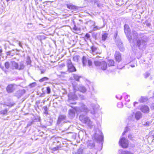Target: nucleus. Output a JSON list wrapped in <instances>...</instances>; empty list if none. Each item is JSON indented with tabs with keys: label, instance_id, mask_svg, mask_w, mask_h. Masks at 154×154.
I'll return each instance as SVG.
<instances>
[{
	"label": "nucleus",
	"instance_id": "55",
	"mask_svg": "<svg viewBox=\"0 0 154 154\" xmlns=\"http://www.w3.org/2000/svg\"><path fill=\"white\" fill-rule=\"evenodd\" d=\"M91 113L93 114H94L95 113V111L94 110H94L93 111L91 112Z\"/></svg>",
	"mask_w": 154,
	"mask_h": 154
},
{
	"label": "nucleus",
	"instance_id": "50",
	"mask_svg": "<svg viewBox=\"0 0 154 154\" xmlns=\"http://www.w3.org/2000/svg\"><path fill=\"white\" fill-rule=\"evenodd\" d=\"M35 2V4L36 5H37L38 4V0H34Z\"/></svg>",
	"mask_w": 154,
	"mask_h": 154
},
{
	"label": "nucleus",
	"instance_id": "21",
	"mask_svg": "<svg viewBox=\"0 0 154 154\" xmlns=\"http://www.w3.org/2000/svg\"><path fill=\"white\" fill-rule=\"evenodd\" d=\"M83 148H80L78 149L76 152H73L72 154H83Z\"/></svg>",
	"mask_w": 154,
	"mask_h": 154
},
{
	"label": "nucleus",
	"instance_id": "12",
	"mask_svg": "<svg viewBox=\"0 0 154 154\" xmlns=\"http://www.w3.org/2000/svg\"><path fill=\"white\" fill-rule=\"evenodd\" d=\"M25 93L24 90H20L17 91L15 94V96L18 98H20Z\"/></svg>",
	"mask_w": 154,
	"mask_h": 154
},
{
	"label": "nucleus",
	"instance_id": "3",
	"mask_svg": "<svg viewBox=\"0 0 154 154\" xmlns=\"http://www.w3.org/2000/svg\"><path fill=\"white\" fill-rule=\"evenodd\" d=\"M98 133L97 131L95 132L92 136V138L95 141L98 142H101L103 139V137L101 132L99 130L98 131Z\"/></svg>",
	"mask_w": 154,
	"mask_h": 154
},
{
	"label": "nucleus",
	"instance_id": "48",
	"mask_svg": "<svg viewBox=\"0 0 154 154\" xmlns=\"http://www.w3.org/2000/svg\"><path fill=\"white\" fill-rule=\"evenodd\" d=\"M17 42H18V45H19V46L21 47V48H23V47H22V46L20 43V42L19 41H17Z\"/></svg>",
	"mask_w": 154,
	"mask_h": 154
},
{
	"label": "nucleus",
	"instance_id": "49",
	"mask_svg": "<svg viewBox=\"0 0 154 154\" xmlns=\"http://www.w3.org/2000/svg\"><path fill=\"white\" fill-rule=\"evenodd\" d=\"M11 51H8V52H7L6 53L7 55V56H9L11 54Z\"/></svg>",
	"mask_w": 154,
	"mask_h": 154
},
{
	"label": "nucleus",
	"instance_id": "31",
	"mask_svg": "<svg viewBox=\"0 0 154 154\" xmlns=\"http://www.w3.org/2000/svg\"><path fill=\"white\" fill-rule=\"evenodd\" d=\"M79 59V57L77 56H74L73 57V60L74 61L77 62L78 61Z\"/></svg>",
	"mask_w": 154,
	"mask_h": 154
},
{
	"label": "nucleus",
	"instance_id": "44",
	"mask_svg": "<svg viewBox=\"0 0 154 154\" xmlns=\"http://www.w3.org/2000/svg\"><path fill=\"white\" fill-rule=\"evenodd\" d=\"M46 124L47 125H50L51 124V121L47 122Z\"/></svg>",
	"mask_w": 154,
	"mask_h": 154
},
{
	"label": "nucleus",
	"instance_id": "40",
	"mask_svg": "<svg viewBox=\"0 0 154 154\" xmlns=\"http://www.w3.org/2000/svg\"><path fill=\"white\" fill-rule=\"evenodd\" d=\"M149 75V73L148 72H146L145 73V77L146 78H147Z\"/></svg>",
	"mask_w": 154,
	"mask_h": 154
},
{
	"label": "nucleus",
	"instance_id": "36",
	"mask_svg": "<svg viewBox=\"0 0 154 154\" xmlns=\"http://www.w3.org/2000/svg\"><path fill=\"white\" fill-rule=\"evenodd\" d=\"M117 106L119 108H122L123 107V104L121 102L118 103L117 104Z\"/></svg>",
	"mask_w": 154,
	"mask_h": 154
},
{
	"label": "nucleus",
	"instance_id": "33",
	"mask_svg": "<svg viewBox=\"0 0 154 154\" xmlns=\"http://www.w3.org/2000/svg\"><path fill=\"white\" fill-rule=\"evenodd\" d=\"M67 7L69 9H74L75 7L74 6L70 5H67Z\"/></svg>",
	"mask_w": 154,
	"mask_h": 154
},
{
	"label": "nucleus",
	"instance_id": "39",
	"mask_svg": "<svg viewBox=\"0 0 154 154\" xmlns=\"http://www.w3.org/2000/svg\"><path fill=\"white\" fill-rule=\"evenodd\" d=\"M15 104L14 103H10L9 104L6 105L7 106L9 107H12L14 106Z\"/></svg>",
	"mask_w": 154,
	"mask_h": 154
},
{
	"label": "nucleus",
	"instance_id": "13",
	"mask_svg": "<svg viewBox=\"0 0 154 154\" xmlns=\"http://www.w3.org/2000/svg\"><path fill=\"white\" fill-rule=\"evenodd\" d=\"M115 57L116 61L119 62L121 61L122 58L120 53L117 51H116L114 55Z\"/></svg>",
	"mask_w": 154,
	"mask_h": 154
},
{
	"label": "nucleus",
	"instance_id": "30",
	"mask_svg": "<svg viewBox=\"0 0 154 154\" xmlns=\"http://www.w3.org/2000/svg\"><path fill=\"white\" fill-rule=\"evenodd\" d=\"M48 79H49L48 77H44L42 78V79H41L39 81L40 82H42L45 81H47Z\"/></svg>",
	"mask_w": 154,
	"mask_h": 154
},
{
	"label": "nucleus",
	"instance_id": "7",
	"mask_svg": "<svg viewBox=\"0 0 154 154\" xmlns=\"http://www.w3.org/2000/svg\"><path fill=\"white\" fill-rule=\"evenodd\" d=\"M68 70L69 72H72L76 71V70L75 67L72 64L70 60L68 59L66 61Z\"/></svg>",
	"mask_w": 154,
	"mask_h": 154
},
{
	"label": "nucleus",
	"instance_id": "47",
	"mask_svg": "<svg viewBox=\"0 0 154 154\" xmlns=\"http://www.w3.org/2000/svg\"><path fill=\"white\" fill-rule=\"evenodd\" d=\"M32 124V122H29L27 125V127L29 126H31Z\"/></svg>",
	"mask_w": 154,
	"mask_h": 154
},
{
	"label": "nucleus",
	"instance_id": "54",
	"mask_svg": "<svg viewBox=\"0 0 154 154\" xmlns=\"http://www.w3.org/2000/svg\"><path fill=\"white\" fill-rule=\"evenodd\" d=\"M91 21V22L92 23L93 25L94 26L95 25V22H94V21Z\"/></svg>",
	"mask_w": 154,
	"mask_h": 154
},
{
	"label": "nucleus",
	"instance_id": "42",
	"mask_svg": "<svg viewBox=\"0 0 154 154\" xmlns=\"http://www.w3.org/2000/svg\"><path fill=\"white\" fill-rule=\"evenodd\" d=\"M150 124L149 122H146L144 124V125L145 126H149L150 125Z\"/></svg>",
	"mask_w": 154,
	"mask_h": 154
},
{
	"label": "nucleus",
	"instance_id": "38",
	"mask_svg": "<svg viewBox=\"0 0 154 154\" xmlns=\"http://www.w3.org/2000/svg\"><path fill=\"white\" fill-rule=\"evenodd\" d=\"M124 29H130L129 26L128 24H125L124 26Z\"/></svg>",
	"mask_w": 154,
	"mask_h": 154
},
{
	"label": "nucleus",
	"instance_id": "9",
	"mask_svg": "<svg viewBox=\"0 0 154 154\" xmlns=\"http://www.w3.org/2000/svg\"><path fill=\"white\" fill-rule=\"evenodd\" d=\"M119 143L120 146L123 148H127L128 146V141L124 137L121 138Z\"/></svg>",
	"mask_w": 154,
	"mask_h": 154
},
{
	"label": "nucleus",
	"instance_id": "27",
	"mask_svg": "<svg viewBox=\"0 0 154 154\" xmlns=\"http://www.w3.org/2000/svg\"><path fill=\"white\" fill-rule=\"evenodd\" d=\"M8 111V110L6 109L4 110H2L0 111V115H5L7 114Z\"/></svg>",
	"mask_w": 154,
	"mask_h": 154
},
{
	"label": "nucleus",
	"instance_id": "41",
	"mask_svg": "<svg viewBox=\"0 0 154 154\" xmlns=\"http://www.w3.org/2000/svg\"><path fill=\"white\" fill-rule=\"evenodd\" d=\"M100 29V27L97 26H96L94 27L93 30H94L95 31V30H96L97 29Z\"/></svg>",
	"mask_w": 154,
	"mask_h": 154
},
{
	"label": "nucleus",
	"instance_id": "10",
	"mask_svg": "<svg viewBox=\"0 0 154 154\" xmlns=\"http://www.w3.org/2000/svg\"><path fill=\"white\" fill-rule=\"evenodd\" d=\"M83 66H85L87 63L89 66H92V62L89 60L87 59L85 56H83L82 59Z\"/></svg>",
	"mask_w": 154,
	"mask_h": 154
},
{
	"label": "nucleus",
	"instance_id": "17",
	"mask_svg": "<svg viewBox=\"0 0 154 154\" xmlns=\"http://www.w3.org/2000/svg\"><path fill=\"white\" fill-rule=\"evenodd\" d=\"M135 118L137 120H138L141 118L142 115L141 113L139 112H137L135 114Z\"/></svg>",
	"mask_w": 154,
	"mask_h": 154
},
{
	"label": "nucleus",
	"instance_id": "56",
	"mask_svg": "<svg viewBox=\"0 0 154 154\" xmlns=\"http://www.w3.org/2000/svg\"><path fill=\"white\" fill-rule=\"evenodd\" d=\"M2 52V48H0V55L1 54Z\"/></svg>",
	"mask_w": 154,
	"mask_h": 154
},
{
	"label": "nucleus",
	"instance_id": "35",
	"mask_svg": "<svg viewBox=\"0 0 154 154\" xmlns=\"http://www.w3.org/2000/svg\"><path fill=\"white\" fill-rule=\"evenodd\" d=\"M5 68L7 69H8L10 67V64L8 62H6L5 63Z\"/></svg>",
	"mask_w": 154,
	"mask_h": 154
},
{
	"label": "nucleus",
	"instance_id": "60",
	"mask_svg": "<svg viewBox=\"0 0 154 154\" xmlns=\"http://www.w3.org/2000/svg\"><path fill=\"white\" fill-rule=\"evenodd\" d=\"M126 97H127V98H126V97H125V99L126 100V99H128V97H129V96H128V95H127Z\"/></svg>",
	"mask_w": 154,
	"mask_h": 154
},
{
	"label": "nucleus",
	"instance_id": "11",
	"mask_svg": "<svg viewBox=\"0 0 154 154\" xmlns=\"http://www.w3.org/2000/svg\"><path fill=\"white\" fill-rule=\"evenodd\" d=\"M68 100L69 102L71 103L74 104V103H71L70 101L71 100H75L77 99V95L75 94V93L73 92L70 93L68 95Z\"/></svg>",
	"mask_w": 154,
	"mask_h": 154
},
{
	"label": "nucleus",
	"instance_id": "6",
	"mask_svg": "<svg viewBox=\"0 0 154 154\" xmlns=\"http://www.w3.org/2000/svg\"><path fill=\"white\" fill-rule=\"evenodd\" d=\"M94 63L95 66L99 69H101L103 70H105L106 69L107 65L105 61H95Z\"/></svg>",
	"mask_w": 154,
	"mask_h": 154
},
{
	"label": "nucleus",
	"instance_id": "14",
	"mask_svg": "<svg viewBox=\"0 0 154 154\" xmlns=\"http://www.w3.org/2000/svg\"><path fill=\"white\" fill-rule=\"evenodd\" d=\"M140 110L143 112L146 113L149 112V109L147 106L144 105L141 107Z\"/></svg>",
	"mask_w": 154,
	"mask_h": 154
},
{
	"label": "nucleus",
	"instance_id": "23",
	"mask_svg": "<svg viewBox=\"0 0 154 154\" xmlns=\"http://www.w3.org/2000/svg\"><path fill=\"white\" fill-rule=\"evenodd\" d=\"M43 109L44 110V114L46 115L48 114V108L47 106H43Z\"/></svg>",
	"mask_w": 154,
	"mask_h": 154
},
{
	"label": "nucleus",
	"instance_id": "2",
	"mask_svg": "<svg viewBox=\"0 0 154 154\" xmlns=\"http://www.w3.org/2000/svg\"><path fill=\"white\" fill-rule=\"evenodd\" d=\"M89 111L88 109L85 105L82 104L80 107H76L74 109H70L69 110V117L70 118H73L75 116L76 112L77 113L84 112L86 114Z\"/></svg>",
	"mask_w": 154,
	"mask_h": 154
},
{
	"label": "nucleus",
	"instance_id": "28",
	"mask_svg": "<svg viewBox=\"0 0 154 154\" xmlns=\"http://www.w3.org/2000/svg\"><path fill=\"white\" fill-rule=\"evenodd\" d=\"M81 77V76H79L76 74H74L73 75V78L74 79L78 82L79 81V79Z\"/></svg>",
	"mask_w": 154,
	"mask_h": 154
},
{
	"label": "nucleus",
	"instance_id": "59",
	"mask_svg": "<svg viewBox=\"0 0 154 154\" xmlns=\"http://www.w3.org/2000/svg\"><path fill=\"white\" fill-rule=\"evenodd\" d=\"M137 103H137V102H134V106H135V104H137Z\"/></svg>",
	"mask_w": 154,
	"mask_h": 154
},
{
	"label": "nucleus",
	"instance_id": "45",
	"mask_svg": "<svg viewBox=\"0 0 154 154\" xmlns=\"http://www.w3.org/2000/svg\"><path fill=\"white\" fill-rule=\"evenodd\" d=\"M128 137L130 140H133V137L131 134H129L128 136Z\"/></svg>",
	"mask_w": 154,
	"mask_h": 154
},
{
	"label": "nucleus",
	"instance_id": "19",
	"mask_svg": "<svg viewBox=\"0 0 154 154\" xmlns=\"http://www.w3.org/2000/svg\"><path fill=\"white\" fill-rule=\"evenodd\" d=\"M119 153L120 154H133L131 152L128 151L120 150L119 151Z\"/></svg>",
	"mask_w": 154,
	"mask_h": 154
},
{
	"label": "nucleus",
	"instance_id": "46",
	"mask_svg": "<svg viewBox=\"0 0 154 154\" xmlns=\"http://www.w3.org/2000/svg\"><path fill=\"white\" fill-rule=\"evenodd\" d=\"M58 149V147H55L53 148V150L54 151H56Z\"/></svg>",
	"mask_w": 154,
	"mask_h": 154
},
{
	"label": "nucleus",
	"instance_id": "53",
	"mask_svg": "<svg viewBox=\"0 0 154 154\" xmlns=\"http://www.w3.org/2000/svg\"><path fill=\"white\" fill-rule=\"evenodd\" d=\"M128 128L127 127H126L124 131H126L127 132L128 131Z\"/></svg>",
	"mask_w": 154,
	"mask_h": 154
},
{
	"label": "nucleus",
	"instance_id": "4",
	"mask_svg": "<svg viewBox=\"0 0 154 154\" xmlns=\"http://www.w3.org/2000/svg\"><path fill=\"white\" fill-rule=\"evenodd\" d=\"M79 119L82 123L86 124L89 126H90L92 124V122L86 115L81 114L80 116Z\"/></svg>",
	"mask_w": 154,
	"mask_h": 154
},
{
	"label": "nucleus",
	"instance_id": "32",
	"mask_svg": "<svg viewBox=\"0 0 154 154\" xmlns=\"http://www.w3.org/2000/svg\"><path fill=\"white\" fill-rule=\"evenodd\" d=\"M90 35L89 34H88V33H86L85 35V40H86V39L87 40H89L90 38Z\"/></svg>",
	"mask_w": 154,
	"mask_h": 154
},
{
	"label": "nucleus",
	"instance_id": "57",
	"mask_svg": "<svg viewBox=\"0 0 154 154\" xmlns=\"http://www.w3.org/2000/svg\"><path fill=\"white\" fill-rule=\"evenodd\" d=\"M35 83H32L30 85L32 86H34V85H35Z\"/></svg>",
	"mask_w": 154,
	"mask_h": 154
},
{
	"label": "nucleus",
	"instance_id": "24",
	"mask_svg": "<svg viewBox=\"0 0 154 154\" xmlns=\"http://www.w3.org/2000/svg\"><path fill=\"white\" fill-rule=\"evenodd\" d=\"M25 67V66L23 62H20V63L19 67L18 66V69L19 70L23 69Z\"/></svg>",
	"mask_w": 154,
	"mask_h": 154
},
{
	"label": "nucleus",
	"instance_id": "5",
	"mask_svg": "<svg viewBox=\"0 0 154 154\" xmlns=\"http://www.w3.org/2000/svg\"><path fill=\"white\" fill-rule=\"evenodd\" d=\"M72 84L74 90H79L83 93L86 92L87 91L86 88L82 85H80L78 87L77 84L75 82H72Z\"/></svg>",
	"mask_w": 154,
	"mask_h": 154
},
{
	"label": "nucleus",
	"instance_id": "22",
	"mask_svg": "<svg viewBox=\"0 0 154 154\" xmlns=\"http://www.w3.org/2000/svg\"><path fill=\"white\" fill-rule=\"evenodd\" d=\"M97 48L95 46H92L91 47V51H92V53L94 55V54H96L97 53Z\"/></svg>",
	"mask_w": 154,
	"mask_h": 154
},
{
	"label": "nucleus",
	"instance_id": "1",
	"mask_svg": "<svg viewBox=\"0 0 154 154\" xmlns=\"http://www.w3.org/2000/svg\"><path fill=\"white\" fill-rule=\"evenodd\" d=\"M124 32L129 42L131 44L133 47L136 46L140 49H145L147 46L149 38L143 33H138L133 30L132 36L130 29H124Z\"/></svg>",
	"mask_w": 154,
	"mask_h": 154
},
{
	"label": "nucleus",
	"instance_id": "61",
	"mask_svg": "<svg viewBox=\"0 0 154 154\" xmlns=\"http://www.w3.org/2000/svg\"><path fill=\"white\" fill-rule=\"evenodd\" d=\"M98 0H95V1H94V2L95 3H96L97 2H98Z\"/></svg>",
	"mask_w": 154,
	"mask_h": 154
},
{
	"label": "nucleus",
	"instance_id": "16",
	"mask_svg": "<svg viewBox=\"0 0 154 154\" xmlns=\"http://www.w3.org/2000/svg\"><path fill=\"white\" fill-rule=\"evenodd\" d=\"M66 116L65 115H60L57 120V123L60 124L61 122L66 119Z\"/></svg>",
	"mask_w": 154,
	"mask_h": 154
},
{
	"label": "nucleus",
	"instance_id": "18",
	"mask_svg": "<svg viewBox=\"0 0 154 154\" xmlns=\"http://www.w3.org/2000/svg\"><path fill=\"white\" fill-rule=\"evenodd\" d=\"M94 146V143L92 141H90L88 143V146L89 148H93Z\"/></svg>",
	"mask_w": 154,
	"mask_h": 154
},
{
	"label": "nucleus",
	"instance_id": "37",
	"mask_svg": "<svg viewBox=\"0 0 154 154\" xmlns=\"http://www.w3.org/2000/svg\"><path fill=\"white\" fill-rule=\"evenodd\" d=\"M47 93L48 94H49L51 92V89L49 87H47Z\"/></svg>",
	"mask_w": 154,
	"mask_h": 154
},
{
	"label": "nucleus",
	"instance_id": "52",
	"mask_svg": "<svg viewBox=\"0 0 154 154\" xmlns=\"http://www.w3.org/2000/svg\"><path fill=\"white\" fill-rule=\"evenodd\" d=\"M124 66H123L122 67H121L120 66H117V68L119 69H122L123 67Z\"/></svg>",
	"mask_w": 154,
	"mask_h": 154
},
{
	"label": "nucleus",
	"instance_id": "15",
	"mask_svg": "<svg viewBox=\"0 0 154 154\" xmlns=\"http://www.w3.org/2000/svg\"><path fill=\"white\" fill-rule=\"evenodd\" d=\"M11 64L10 67L12 69H18V64L16 62L13 61L11 62Z\"/></svg>",
	"mask_w": 154,
	"mask_h": 154
},
{
	"label": "nucleus",
	"instance_id": "29",
	"mask_svg": "<svg viewBox=\"0 0 154 154\" xmlns=\"http://www.w3.org/2000/svg\"><path fill=\"white\" fill-rule=\"evenodd\" d=\"M139 100L140 103H143L146 101V99L144 97H141Z\"/></svg>",
	"mask_w": 154,
	"mask_h": 154
},
{
	"label": "nucleus",
	"instance_id": "43",
	"mask_svg": "<svg viewBox=\"0 0 154 154\" xmlns=\"http://www.w3.org/2000/svg\"><path fill=\"white\" fill-rule=\"evenodd\" d=\"M73 29L75 31H77L78 30V28L75 25H74V27L73 28Z\"/></svg>",
	"mask_w": 154,
	"mask_h": 154
},
{
	"label": "nucleus",
	"instance_id": "34",
	"mask_svg": "<svg viewBox=\"0 0 154 154\" xmlns=\"http://www.w3.org/2000/svg\"><path fill=\"white\" fill-rule=\"evenodd\" d=\"M26 63L27 65H30L31 63V61L30 59V58L29 57H28L27 59Z\"/></svg>",
	"mask_w": 154,
	"mask_h": 154
},
{
	"label": "nucleus",
	"instance_id": "58",
	"mask_svg": "<svg viewBox=\"0 0 154 154\" xmlns=\"http://www.w3.org/2000/svg\"><path fill=\"white\" fill-rule=\"evenodd\" d=\"M126 131H124L122 133V135H123L125 134V133H126Z\"/></svg>",
	"mask_w": 154,
	"mask_h": 154
},
{
	"label": "nucleus",
	"instance_id": "20",
	"mask_svg": "<svg viewBox=\"0 0 154 154\" xmlns=\"http://www.w3.org/2000/svg\"><path fill=\"white\" fill-rule=\"evenodd\" d=\"M117 45L119 49V50L122 51H123L124 50V48L123 47L122 43L120 42L119 43H117Z\"/></svg>",
	"mask_w": 154,
	"mask_h": 154
},
{
	"label": "nucleus",
	"instance_id": "64",
	"mask_svg": "<svg viewBox=\"0 0 154 154\" xmlns=\"http://www.w3.org/2000/svg\"><path fill=\"white\" fill-rule=\"evenodd\" d=\"M44 73V72L42 71H41V73L42 74V73Z\"/></svg>",
	"mask_w": 154,
	"mask_h": 154
},
{
	"label": "nucleus",
	"instance_id": "63",
	"mask_svg": "<svg viewBox=\"0 0 154 154\" xmlns=\"http://www.w3.org/2000/svg\"><path fill=\"white\" fill-rule=\"evenodd\" d=\"M130 100V99H128L127 101H129Z\"/></svg>",
	"mask_w": 154,
	"mask_h": 154
},
{
	"label": "nucleus",
	"instance_id": "25",
	"mask_svg": "<svg viewBox=\"0 0 154 154\" xmlns=\"http://www.w3.org/2000/svg\"><path fill=\"white\" fill-rule=\"evenodd\" d=\"M108 34L106 33L103 34L102 36V39L103 41H105L108 37Z\"/></svg>",
	"mask_w": 154,
	"mask_h": 154
},
{
	"label": "nucleus",
	"instance_id": "8",
	"mask_svg": "<svg viewBox=\"0 0 154 154\" xmlns=\"http://www.w3.org/2000/svg\"><path fill=\"white\" fill-rule=\"evenodd\" d=\"M17 87V85L14 84H9L7 86L6 90L8 93H12L16 90Z\"/></svg>",
	"mask_w": 154,
	"mask_h": 154
},
{
	"label": "nucleus",
	"instance_id": "51",
	"mask_svg": "<svg viewBox=\"0 0 154 154\" xmlns=\"http://www.w3.org/2000/svg\"><path fill=\"white\" fill-rule=\"evenodd\" d=\"M80 97L82 98V99H85V97L84 96L80 95Z\"/></svg>",
	"mask_w": 154,
	"mask_h": 154
},
{
	"label": "nucleus",
	"instance_id": "26",
	"mask_svg": "<svg viewBox=\"0 0 154 154\" xmlns=\"http://www.w3.org/2000/svg\"><path fill=\"white\" fill-rule=\"evenodd\" d=\"M115 62L113 60H109L108 65L109 66H112L114 65Z\"/></svg>",
	"mask_w": 154,
	"mask_h": 154
},
{
	"label": "nucleus",
	"instance_id": "62",
	"mask_svg": "<svg viewBox=\"0 0 154 154\" xmlns=\"http://www.w3.org/2000/svg\"><path fill=\"white\" fill-rule=\"evenodd\" d=\"M122 96H120V97L119 99H122Z\"/></svg>",
	"mask_w": 154,
	"mask_h": 154
}]
</instances>
